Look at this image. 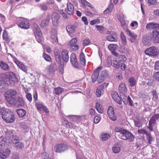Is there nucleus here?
<instances>
[{"instance_id": "obj_1", "label": "nucleus", "mask_w": 159, "mask_h": 159, "mask_svg": "<svg viewBox=\"0 0 159 159\" xmlns=\"http://www.w3.org/2000/svg\"><path fill=\"white\" fill-rule=\"evenodd\" d=\"M0 114L2 115V119L7 123H12L15 120L14 115L11 112L7 111L4 107L0 108Z\"/></svg>"}, {"instance_id": "obj_41", "label": "nucleus", "mask_w": 159, "mask_h": 159, "mask_svg": "<svg viewBox=\"0 0 159 159\" xmlns=\"http://www.w3.org/2000/svg\"><path fill=\"white\" fill-rule=\"evenodd\" d=\"M107 40L110 42H117L118 39L117 37H114L112 35H110L107 36Z\"/></svg>"}, {"instance_id": "obj_29", "label": "nucleus", "mask_w": 159, "mask_h": 159, "mask_svg": "<svg viewBox=\"0 0 159 159\" xmlns=\"http://www.w3.org/2000/svg\"><path fill=\"white\" fill-rule=\"evenodd\" d=\"M7 78L8 79L9 81L11 84L14 83L18 81V79L15 76L11 75H7Z\"/></svg>"}, {"instance_id": "obj_60", "label": "nucleus", "mask_w": 159, "mask_h": 159, "mask_svg": "<svg viewBox=\"0 0 159 159\" xmlns=\"http://www.w3.org/2000/svg\"><path fill=\"white\" fill-rule=\"evenodd\" d=\"M26 97L29 102H31L32 101V98L31 93H27L26 95Z\"/></svg>"}, {"instance_id": "obj_46", "label": "nucleus", "mask_w": 159, "mask_h": 159, "mask_svg": "<svg viewBox=\"0 0 159 159\" xmlns=\"http://www.w3.org/2000/svg\"><path fill=\"white\" fill-rule=\"evenodd\" d=\"M110 137V134L105 133L102 134L101 137V139L102 141H106Z\"/></svg>"}, {"instance_id": "obj_23", "label": "nucleus", "mask_w": 159, "mask_h": 159, "mask_svg": "<svg viewBox=\"0 0 159 159\" xmlns=\"http://www.w3.org/2000/svg\"><path fill=\"white\" fill-rule=\"evenodd\" d=\"M0 66L4 71H8L10 70L9 65L4 61H0Z\"/></svg>"}, {"instance_id": "obj_58", "label": "nucleus", "mask_w": 159, "mask_h": 159, "mask_svg": "<svg viewBox=\"0 0 159 159\" xmlns=\"http://www.w3.org/2000/svg\"><path fill=\"white\" fill-rule=\"evenodd\" d=\"M101 120V118L98 116H96L94 118V122L95 124L98 123Z\"/></svg>"}, {"instance_id": "obj_38", "label": "nucleus", "mask_w": 159, "mask_h": 159, "mask_svg": "<svg viewBox=\"0 0 159 159\" xmlns=\"http://www.w3.org/2000/svg\"><path fill=\"white\" fill-rule=\"evenodd\" d=\"M11 139L14 145L17 144L19 142V137L15 134L11 137Z\"/></svg>"}, {"instance_id": "obj_32", "label": "nucleus", "mask_w": 159, "mask_h": 159, "mask_svg": "<svg viewBox=\"0 0 159 159\" xmlns=\"http://www.w3.org/2000/svg\"><path fill=\"white\" fill-rule=\"evenodd\" d=\"M64 91V89L60 87L55 88L53 90V92L57 95L61 94Z\"/></svg>"}, {"instance_id": "obj_56", "label": "nucleus", "mask_w": 159, "mask_h": 159, "mask_svg": "<svg viewBox=\"0 0 159 159\" xmlns=\"http://www.w3.org/2000/svg\"><path fill=\"white\" fill-rule=\"evenodd\" d=\"M100 23V20L99 19H96L93 20H91L90 22V24L93 25L96 24H99Z\"/></svg>"}, {"instance_id": "obj_4", "label": "nucleus", "mask_w": 159, "mask_h": 159, "mask_svg": "<svg viewBox=\"0 0 159 159\" xmlns=\"http://www.w3.org/2000/svg\"><path fill=\"white\" fill-rule=\"evenodd\" d=\"M145 54L151 56H156L158 54V51L157 47L152 46L145 51Z\"/></svg>"}, {"instance_id": "obj_53", "label": "nucleus", "mask_w": 159, "mask_h": 159, "mask_svg": "<svg viewBox=\"0 0 159 159\" xmlns=\"http://www.w3.org/2000/svg\"><path fill=\"white\" fill-rule=\"evenodd\" d=\"M149 5H155L157 3V0H148Z\"/></svg>"}, {"instance_id": "obj_39", "label": "nucleus", "mask_w": 159, "mask_h": 159, "mask_svg": "<svg viewBox=\"0 0 159 159\" xmlns=\"http://www.w3.org/2000/svg\"><path fill=\"white\" fill-rule=\"evenodd\" d=\"M128 81L129 83V85L131 87H134L136 84V81L134 77H130L129 80Z\"/></svg>"}, {"instance_id": "obj_7", "label": "nucleus", "mask_w": 159, "mask_h": 159, "mask_svg": "<svg viewBox=\"0 0 159 159\" xmlns=\"http://www.w3.org/2000/svg\"><path fill=\"white\" fill-rule=\"evenodd\" d=\"M102 66H100L98 67L95 70L93 74L91 76L93 82H95L97 80L98 81L99 76V72L102 70Z\"/></svg>"}, {"instance_id": "obj_2", "label": "nucleus", "mask_w": 159, "mask_h": 159, "mask_svg": "<svg viewBox=\"0 0 159 159\" xmlns=\"http://www.w3.org/2000/svg\"><path fill=\"white\" fill-rule=\"evenodd\" d=\"M17 93L16 91L9 89L6 92L5 99L7 102L11 104H15L16 102L15 98Z\"/></svg>"}, {"instance_id": "obj_48", "label": "nucleus", "mask_w": 159, "mask_h": 159, "mask_svg": "<svg viewBox=\"0 0 159 159\" xmlns=\"http://www.w3.org/2000/svg\"><path fill=\"white\" fill-rule=\"evenodd\" d=\"M152 95L153 96L152 99L155 101L157 100L158 99V95L156 91L153 90L151 92Z\"/></svg>"}, {"instance_id": "obj_30", "label": "nucleus", "mask_w": 159, "mask_h": 159, "mask_svg": "<svg viewBox=\"0 0 159 159\" xmlns=\"http://www.w3.org/2000/svg\"><path fill=\"white\" fill-rule=\"evenodd\" d=\"M16 63L19 68L25 72H26L27 69L25 65L19 61H16Z\"/></svg>"}, {"instance_id": "obj_35", "label": "nucleus", "mask_w": 159, "mask_h": 159, "mask_svg": "<svg viewBox=\"0 0 159 159\" xmlns=\"http://www.w3.org/2000/svg\"><path fill=\"white\" fill-rule=\"evenodd\" d=\"M126 60L127 58L124 55H120L116 58V61L120 63L124 62Z\"/></svg>"}, {"instance_id": "obj_42", "label": "nucleus", "mask_w": 159, "mask_h": 159, "mask_svg": "<svg viewBox=\"0 0 159 159\" xmlns=\"http://www.w3.org/2000/svg\"><path fill=\"white\" fill-rule=\"evenodd\" d=\"M121 99L124 104H127L128 103V96L127 97L125 94H120Z\"/></svg>"}, {"instance_id": "obj_55", "label": "nucleus", "mask_w": 159, "mask_h": 159, "mask_svg": "<svg viewBox=\"0 0 159 159\" xmlns=\"http://www.w3.org/2000/svg\"><path fill=\"white\" fill-rule=\"evenodd\" d=\"M55 59L58 63L61 64L62 63L60 55L55 56Z\"/></svg>"}, {"instance_id": "obj_59", "label": "nucleus", "mask_w": 159, "mask_h": 159, "mask_svg": "<svg viewBox=\"0 0 159 159\" xmlns=\"http://www.w3.org/2000/svg\"><path fill=\"white\" fill-rule=\"evenodd\" d=\"M120 37L121 40L123 43H125L126 42V39L125 35L124 33L122 32L120 34Z\"/></svg>"}, {"instance_id": "obj_25", "label": "nucleus", "mask_w": 159, "mask_h": 159, "mask_svg": "<svg viewBox=\"0 0 159 159\" xmlns=\"http://www.w3.org/2000/svg\"><path fill=\"white\" fill-rule=\"evenodd\" d=\"M16 112L20 118H22L25 116L26 113L25 110L23 109H19L16 110Z\"/></svg>"}, {"instance_id": "obj_3", "label": "nucleus", "mask_w": 159, "mask_h": 159, "mask_svg": "<svg viewBox=\"0 0 159 159\" xmlns=\"http://www.w3.org/2000/svg\"><path fill=\"white\" fill-rule=\"evenodd\" d=\"M68 146L65 143H61L56 145L54 147V151L57 153H61L67 151Z\"/></svg>"}, {"instance_id": "obj_44", "label": "nucleus", "mask_w": 159, "mask_h": 159, "mask_svg": "<svg viewBox=\"0 0 159 159\" xmlns=\"http://www.w3.org/2000/svg\"><path fill=\"white\" fill-rule=\"evenodd\" d=\"M3 39L7 43H9L10 41V39L8 36L7 33L6 32H4L2 36Z\"/></svg>"}, {"instance_id": "obj_57", "label": "nucleus", "mask_w": 159, "mask_h": 159, "mask_svg": "<svg viewBox=\"0 0 159 159\" xmlns=\"http://www.w3.org/2000/svg\"><path fill=\"white\" fill-rule=\"evenodd\" d=\"M77 39L76 38H74L72 39L70 42V46L74 45H75L77 42Z\"/></svg>"}, {"instance_id": "obj_15", "label": "nucleus", "mask_w": 159, "mask_h": 159, "mask_svg": "<svg viewBox=\"0 0 159 159\" xmlns=\"http://www.w3.org/2000/svg\"><path fill=\"white\" fill-rule=\"evenodd\" d=\"M60 18L59 14L56 12L53 13L52 15V19L53 25L57 26L58 25V21Z\"/></svg>"}, {"instance_id": "obj_36", "label": "nucleus", "mask_w": 159, "mask_h": 159, "mask_svg": "<svg viewBox=\"0 0 159 159\" xmlns=\"http://www.w3.org/2000/svg\"><path fill=\"white\" fill-rule=\"evenodd\" d=\"M104 88L103 85H101L99 86L97 89L96 94L98 97H100L101 95L102 91Z\"/></svg>"}, {"instance_id": "obj_28", "label": "nucleus", "mask_w": 159, "mask_h": 159, "mask_svg": "<svg viewBox=\"0 0 159 159\" xmlns=\"http://www.w3.org/2000/svg\"><path fill=\"white\" fill-rule=\"evenodd\" d=\"M128 131L125 129H123L119 135L120 138L123 140H126L127 138V134L128 133Z\"/></svg>"}, {"instance_id": "obj_37", "label": "nucleus", "mask_w": 159, "mask_h": 159, "mask_svg": "<svg viewBox=\"0 0 159 159\" xmlns=\"http://www.w3.org/2000/svg\"><path fill=\"white\" fill-rule=\"evenodd\" d=\"M96 108L97 110L100 113H102L103 112V108L102 106L98 103H96Z\"/></svg>"}, {"instance_id": "obj_52", "label": "nucleus", "mask_w": 159, "mask_h": 159, "mask_svg": "<svg viewBox=\"0 0 159 159\" xmlns=\"http://www.w3.org/2000/svg\"><path fill=\"white\" fill-rule=\"evenodd\" d=\"M66 125H67L66 126V128H73L74 127V125L68 121V120H66Z\"/></svg>"}, {"instance_id": "obj_20", "label": "nucleus", "mask_w": 159, "mask_h": 159, "mask_svg": "<svg viewBox=\"0 0 159 159\" xmlns=\"http://www.w3.org/2000/svg\"><path fill=\"white\" fill-rule=\"evenodd\" d=\"M152 32L154 43H159V31L155 30Z\"/></svg>"}, {"instance_id": "obj_34", "label": "nucleus", "mask_w": 159, "mask_h": 159, "mask_svg": "<svg viewBox=\"0 0 159 159\" xmlns=\"http://www.w3.org/2000/svg\"><path fill=\"white\" fill-rule=\"evenodd\" d=\"M6 143L5 139L3 137H0V148L2 149L5 148Z\"/></svg>"}, {"instance_id": "obj_17", "label": "nucleus", "mask_w": 159, "mask_h": 159, "mask_svg": "<svg viewBox=\"0 0 159 159\" xmlns=\"http://www.w3.org/2000/svg\"><path fill=\"white\" fill-rule=\"evenodd\" d=\"M146 28L148 30L156 29L159 30V24L154 22H150L147 25Z\"/></svg>"}, {"instance_id": "obj_40", "label": "nucleus", "mask_w": 159, "mask_h": 159, "mask_svg": "<svg viewBox=\"0 0 159 159\" xmlns=\"http://www.w3.org/2000/svg\"><path fill=\"white\" fill-rule=\"evenodd\" d=\"M127 134V138L126 140H128L130 142L133 141L134 139V136L131 133L128 132Z\"/></svg>"}, {"instance_id": "obj_50", "label": "nucleus", "mask_w": 159, "mask_h": 159, "mask_svg": "<svg viewBox=\"0 0 159 159\" xmlns=\"http://www.w3.org/2000/svg\"><path fill=\"white\" fill-rule=\"evenodd\" d=\"M43 57L46 61L48 62H51V58L49 55L45 53H43Z\"/></svg>"}, {"instance_id": "obj_63", "label": "nucleus", "mask_w": 159, "mask_h": 159, "mask_svg": "<svg viewBox=\"0 0 159 159\" xmlns=\"http://www.w3.org/2000/svg\"><path fill=\"white\" fill-rule=\"evenodd\" d=\"M36 106L38 110L41 111L43 107L42 103H37L36 104Z\"/></svg>"}, {"instance_id": "obj_26", "label": "nucleus", "mask_w": 159, "mask_h": 159, "mask_svg": "<svg viewBox=\"0 0 159 159\" xmlns=\"http://www.w3.org/2000/svg\"><path fill=\"white\" fill-rule=\"evenodd\" d=\"M145 135L148 141V143L149 144H151L152 142L154 141V138L153 137L151 133L149 132H148Z\"/></svg>"}, {"instance_id": "obj_45", "label": "nucleus", "mask_w": 159, "mask_h": 159, "mask_svg": "<svg viewBox=\"0 0 159 159\" xmlns=\"http://www.w3.org/2000/svg\"><path fill=\"white\" fill-rule=\"evenodd\" d=\"M112 150L114 153H117L120 151V147L117 145L113 147L112 148Z\"/></svg>"}, {"instance_id": "obj_21", "label": "nucleus", "mask_w": 159, "mask_h": 159, "mask_svg": "<svg viewBox=\"0 0 159 159\" xmlns=\"http://www.w3.org/2000/svg\"><path fill=\"white\" fill-rule=\"evenodd\" d=\"M127 88L125 83H122L120 84L119 90L120 94H125L127 92Z\"/></svg>"}, {"instance_id": "obj_6", "label": "nucleus", "mask_w": 159, "mask_h": 159, "mask_svg": "<svg viewBox=\"0 0 159 159\" xmlns=\"http://www.w3.org/2000/svg\"><path fill=\"white\" fill-rule=\"evenodd\" d=\"M159 118V114H154L150 119L149 122V125L148 128L150 131H153V126L155 124L156 120Z\"/></svg>"}, {"instance_id": "obj_11", "label": "nucleus", "mask_w": 159, "mask_h": 159, "mask_svg": "<svg viewBox=\"0 0 159 159\" xmlns=\"http://www.w3.org/2000/svg\"><path fill=\"white\" fill-rule=\"evenodd\" d=\"M78 27L77 24L74 23L72 25H69L66 27V29L67 32L69 34L74 33Z\"/></svg>"}, {"instance_id": "obj_5", "label": "nucleus", "mask_w": 159, "mask_h": 159, "mask_svg": "<svg viewBox=\"0 0 159 159\" xmlns=\"http://www.w3.org/2000/svg\"><path fill=\"white\" fill-rule=\"evenodd\" d=\"M34 28L36 30V35L35 37L39 43H41L43 40V36L40 29L38 25L36 24H33Z\"/></svg>"}, {"instance_id": "obj_64", "label": "nucleus", "mask_w": 159, "mask_h": 159, "mask_svg": "<svg viewBox=\"0 0 159 159\" xmlns=\"http://www.w3.org/2000/svg\"><path fill=\"white\" fill-rule=\"evenodd\" d=\"M119 62L116 61H113V66L115 67L116 68H119L120 66Z\"/></svg>"}, {"instance_id": "obj_33", "label": "nucleus", "mask_w": 159, "mask_h": 159, "mask_svg": "<svg viewBox=\"0 0 159 159\" xmlns=\"http://www.w3.org/2000/svg\"><path fill=\"white\" fill-rule=\"evenodd\" d=\"M118 48V46L114 44H110L108 46V48L111 52L116 51Z\"/></svg>"}, {"instance_id": "obj_49", "label": "nucleus", "mask_w": 159, "mask_h": 159, "mask_svg": "<svg viewBox=\"0 0 159 159\" xmlns=\"http://www.w3.org/2000/svg\"><path fill=\"white\" fill-rule=\"evenodd\" d=\"M15 131L14 130H9L7 131L6 135L8 137H10V139L15 134Z\"/></svg>"}, {"instance_id": "obj_47", "label": "nucleus", "mask_w": 159, "mask_h": 159, "mask_svg": "<svg viewBox=\"0 0 159 159\" xmlns=\"http://www.w3.org/2000/svg\"><path fill=\"white\" fill-rule=\"evenodd\" d=\"M51 39L53 43L58 42V38L56 34H53L51 36Z\"/></svg>"}, {"instance_id": "obj_22", "label": "nucleus", "mask_w": 159, "mask_h": 159, "mask_svg": "<svg viewBox=\"0 0 159 159\" xmlns=\"http://www.w3.org/2000/svg\"><path fill=\"white\" fill-rule=\"evenodd\" d=\"M50 20L49 16H47L45 19H43L41 21L40 24V26L43 28L49 25Z\"/></svg>"}, {"instance_id": "obj_13", "label": "nucleus", "mask_w": 159, "mask_h": 159, "mask_svg": "<svg viewBox=\"0 0 159 159\" xmlns=\"http://www.w3.org/2000/svg\"><path fill=\"white\" fill-rule=\"evenodd\" d=\"M109 73L108 71L107 70H103L102 71L99 76V78L98 80V83H102L104 80L105 77L109 76Z\"/></svg>"}, {"instance_id": "obj_14", "label": "nucleus", "mask_w": 159, "mask_h": 159, "mask_svg": "<svg viewBox=\"0 0 159 159\" xmlns=\"http://www.w3.org/2000/svg\"><path fill=\"white\" fill-rule=\"evenodd\" d=\"M67 7L65 9V12L69 15H72L74 11L73 5L70 2H68L67 3Z\"/></svg>"}, {"instance_id": "obj_10", "label": "nucleus", "mask_w": 159, "mask_h": 159, "mask_svg": "<svg viewBox=\"0 0 159 159\" xmlns=\"http://www.w3.org/2000/svg\"><path fill=\"white\" fill-rule=\"evenodd\" d=\"M107 114L111 120L115 121L117 117L114 113V108L112 106L109 107L107 110Z\"/></svg>"}, {"instance_id": "obj_8", "label": "nucleus", "mask_w": 159, "mask_h": 159, "mask_svg": "<svg viewBox=\"0 0 159 159\" xmlns=\"http://www.w3.org/2000/svg\"><path fill=\"white\" fill-rule=\"evenodd\" d=\"M17 25L19 27L25 30L29 29L30 26L29 22L25 20H20Z\"/></svg>"}, {"instance_id": "obj_16", "label": "nucleus", "mask_w": 159, "mask_h": 159, "mask_svg": "<svg viewBox=\"0 0 159 159\" xmlns=\"http://www.w3.org/2000/svg\"><path fill=\"white\" fill-rule=\"evenodd\" d=\"M70 61L73 66L76 68H79V65L77 61L76 55L74 53H72L70 55Z\"/></svg>"}, {"instance_id": "obj_9", "label": "nucleus", "mask_w": 159, "mask_h": 159, "mask_svg": "<svg viewBox=\"0 0 159 159\" xmlns=\"http://www.w3.org/2000/svg\"><path fill=\"white\" fill-rule=\"evenodd\" d=\"M152 40H153L152 32L148 33L144 35L142 41L145 44H147Z\"/></svg>"}, {"instance_id": "obj_19", "label": "nucleus", "mask_w": 159, "mask_h": 159, "mask_svg": "<svg viewBox=\"0 0 159 159\" xmlns=\"http://www.w3.org/2000/svg\"><path fill=\"white\" fill-rule=\"evenodd\" d=\"M68 53V51L66 49L62 50L61 52V57L64 61L66 62H68L69 59Z\"/></svg>"}, {"instance_id": "obj_27", "label": "nucleus", "mask_w": 159, "mask_h": 159, "mask_svg": "<svg viewBox=\"0 0 159 159\" xmlns=\"http://www.w3.org/2000/svg\"><path fill=\"white\" fill-rule=\"evenodd\" d=\"M80 64L85 66L86 64V59L85 55L83 52L80 55Z\"/></svg>"}, {"instance_id": "obj_61", "label": "nucleus", "mask_w": 159, "mask_h": 159, "mask_svg": "<svg viewBox=\"0 0 159 159\" xmlns=\"http://www.w3.org/2000/svg\"><path fill=\"white\" fill-rule=\"evenodd\" d=\"M148 132L146 130L143 129H138V133L139 134H144L145 135Z\"/></svg>"}, {"instance_id": "obj_62", "label": "nucleus", "mask_w": 159, "mask_h": 159, "mask_svg": "<svg viewBox=\"0 0 159 159\" xmlns=\"http://www.w3.org/2000/svg\"><path fill=\"white\" fill-rule=\"evenodd\" d=\"M90 43V40L89 39H84L83 41V43L84 46L88 45Z\"/></svg>"}, {"instance_id": "obj_24", "label": "nucleus", "mask_w": 159, "mask_h": 159, "mask_svg": "<svg viewBox=\"0 0 159 159\" xmlns=\"http://www.w3.org/2000/svg\"><path fill=\"white\" fill-rule=\"evenodd\" d=\"M124 30L127 32L128 35L130 37L131 39H133L134 40H135L136 39L137 35L130 30H129L128 28L124 29Z\"/></svg>"}, {"instance_id": "obj_31", "label": "nucleus", "mask_w": 159, "mask_h": 159, "mask_svg": "<svg viewBox=\"0 0 159 159\" xmlns=\"http://www.w3.org/2000/svg\"><path fill=\"white\" fill-rule=\"evenodd\" d=\"M17 101L19 107H23L25 106V102L22 98L18 96Z\"/></svg>"}, {"instance_id": "obj_54", "label": "nucleus", "mask_w": 159, "mask_h": 159, "mask_svg": "<svg viewBox=\"0 0 159 159\" xmlns=\"http://www.w3.org/2000/svg\"><path fill=\"white\" fill-rule=\"evenodd\" d=\"M119 21L120 22L121 25L122 27L124 29H124H125L126 28H127L126 25H125L126 22L124 18H122L120 19Z\"/></svg>"}, {"instance_id": "obj_12", "label": "nucleus", "mask_w": 159, "mask_h": 159, "mask_svg": "<svg viewBox=\"0 0 159 159\" xmlns=\"http://www.w3.org/2000/svg\"><path fill=\"white\" fill-rule=\"evenodd\" d=\"M11 150L8 148L0 152V159H6L8 158L11 153Z\"/></svg>"}, {"instance_id": "obj_18", "label": "nucleus", "mask_w": 159, "mask_h": 159, "mask_svg": "<svg viewBox=\"0 0 159 159\" xmlns=\"http://www.w3.org/2000/svg\"><path fill=\"white\" fill-rule=\"evenodd\" d=\"M111 96L114 100L118 104H120L121 103V98L119 96L117 93L115 91L112 92Z\"/></svg>"}, {"instance_id": "obj_43", "label": "nucleus", "mask_w": 159, "mask_h": 159, "mask_svg": "<svg viewBox=\"0 0 159 159\" xmlns=\"http://www.w3.org/2000/svg\"><path fill=\"white\" fill-rule=\"evenodd\" d=\"M113 7V5L112 4H110L107 8L104 11V14H107L110 12L112 10Z\"/></svg>"}, {"instance_id": "obj_51", "label": "nucleus", "mask_w": 159, "mask_h": 159, "mask_svg": "<svg viewBox=\"0 0 159 159\" xmlns=\"http://www.w3.org/2000/svg\"><path fill=\"white\" fill-rule=\"evenodd\" d=\"M15 148L17 149H22L24 147V144L22 142H19L16 145H14Z\"/></svg>"}]
</instances>
